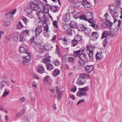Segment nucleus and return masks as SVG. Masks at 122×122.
<instances>
[{
    "label": "nucleus",
    "mask_w": 122,
    "mask_h": 122,
    "mask_svg": "<svg viewBox=\"0 0 122 122\" xmlns=\"http://www.w3.org/2000/svg\"><path fill=\"white\" fill-rule=\"evenodd\" d=\"M31 5L36 11L39 10L48 9L50 8L51 7L49 5L47 4L44 5L43 3L39 0H34L33 2L31 3Z\"/></svg>",
    "instance_id": "f257e3e1"
},
{
    "label": "nucleus",
    "mask_w": 122,
    "mask_h": 122,
    "mask_svg": "<svg viewBox=\"0 0 122 122\" xmlns=\"http://www.w3.org/2000/svg\"><path fill=\"white\" fill-rule=\"evenodd\" d=\"M33 2V1L31 2L30 4V7H26L25 9V11L26 14V15L28 17L32 19L34 18V14H33V10H36L32 8L31 6V3Z\"/></svg>",
    "instance_id": "f03ea898"
},
{
    "label": "nucleus",
    "mask_w": 122,
    "mask_h": 122,
    "mask_svg": "<svg viewBox=\"0 0 122 122\" xmlns=\"http://www.w3.org/2000/svg\"><path fill=\"white\" fill-rule=\"evenodd\" d=\"M116 31L115 32L114 30L112 31H104L102 33L101 38L103 39L104 38L107 37L108 36L110 37H113L116 36Z\"/></svg>",
    "instance_id": "7ed1b4c3"
},
{
    "label": "nucleus",
    "mask_w": 122,
    "mask_h": 122,
    "mask_svg": "<svg viewBox=\"0 0 122 122\" xmlns=\"http://www.w3.org/2000/svg\"><path fill=\"white\" fill-rule=\"evenodd\" d=\"M16 9H14L12 11H9L8 12L6 13V18L7 19H9L10 20H12L13 16V15L16 12Z\"/></svg>",
    "instance_id": "20e7f679"
},
{
    "label": "nucleus",
    "mask_w": 122,
    "mask_h": 122,
    "mask_svg": "<svg viewBox=\"0 0 122 122\" xmlns=\"http://www.w3.org/2000/svg\"><path fill=\"white\" fill-rule=\"evenodd\" d=\"M79 76L80 77L77 79L76 83L79 85L83 84L84 83V74H80Z\"/></svg>",
    "instance_id": "39448f33"
},
{
    "label": "nucleus",
    "mask_w": 122,
    "mask_h": 122,
    "mask_svg": "<svg viewBox=\"0 0 122 122\" xmlns=\"http://www.w3.org/2000/svg\"><path fill=\"white\" fill-rule=\"evenodd\" d=\"M93 18L92 17L88 20V22L92 24L91 26L95 30H98V27L97 25H95V23L94 20H92Z\"/></svg>",
    "instance_id": "423d86ee"
},
{
    "label": "nucleus",
    "mask_w": 122,
    "mask_h": 122,
    "mask_svg": "<svg viewBox=\"0 0 122 122\" xmlns=\"http://www.w3.org/2000/svg\"><path fill=\"white\" fill-rule=\"evenodd\" d=\"M37 15L39 16L38 19L39 20V22L41 21V20H42L45 15L44 14L42 11H38L36 13Z\"/></svg>",
    "instance_id": "0eeeda50"
},
{
    "label": "nucleus",
    "mask_w": 122,
    "mask_h": 122,
    "mask_svg": "<svg viewBox=\"0 0 122 122\" xmlns=\"http://www.w3.org/2000/svg\"><path fill=\"white\" fill-rule=\"evenodd\" d=\"M79 57L80 59L79 61V62L81 64L82 67L84 66V61L83 58L84 57V53H81L79 56Z\"/></svg>",
    "instance_id": "6e6552de"
},
{
    "label": "nucleus",
    "mask_w": 122,
    "mask_h": 122,
    "mask_svg": "<svg viewBox=\"0 0 122 122\" xmlns=\"http://www.w3.org/2000/svg\"><path fill=\"white\" fill-rule=\"evenodd\" d=\"M79 91L77 93V96L79 97H81L84 95V87L79 88Z\"/></svg>",
    "instance_id": "1a4fd4ad"
},
{
    "label": "nucleus",
    "mask_w": 122,
    "mask_h": 122,
    "mask_svg": "<svg viewBox=\"0 0 122 122\" xmlns=\"http://www.w3.org/2000/svg\"><path fill=\"white\" fill-rule=\"evenodd\" d=\"M42 31V27L41 26H39L36 27L35 30V33L36 36L39 35Z\"/></svg>",
    "instance_id": "9d476101"
},
{
    "label": "nucleus",
    "mask_w": 122,
    "mask_h": 122,
    "mask_svg": "<svg viewBox=\"0 0 122 122\" xmlns=\"http://www.w3.org/2000/svg\"><path fill=\"white\" fill-rule=\"evenodd\" d=\"M95 57L96 59H101L103 57L102 52H97L96 55Z\"/></svg>",
    "instance_id": "9b49d317"
},
{
    "label": "nucleus",
    "mask_w": 122,
    "mask_h": 122,
    "mask_svg": "<svg viewBox=\"0 0 122 122\" xmlns=\"http://www.w3.org/2000/svg\"><path fill=\"white\" fill-rule=\"evenodd\" d=\"M60 70L58 69H56L52 72V74L55 77H56L60 73Z\"/></svg>",
    "instance_id": "f8f14e48"
},
{
    "label": "nucleus",
    "mask_w": 122,
    "mask_h": 122,
    "mask_svg": "<svg viewBox=\"0 0 122 122\" xmlns=\"http://www.w3.org/2000/svg\"><path fill=\"white\" fill-rule=\"evenodd\" d=\"M89 51L88 55L89 59L92 60L94 59V56L93 55L94 51L92 50H90Z\"/></svg>",
    "instance_id": "ddd939ff"
},
{
    "label": "nucleus",
    "mask_w": 122,
    "mask_h": 122,
    "mask_svg": "<svg viewBox=\"0 0 122 122\" xmlns=\"http://www.w3.org/2000/svg\"><path fill=\"white\" fill-rule=\"evenodd\" d=\"M45 82H47V84H49L51 82V79L49 76H46L44 79Z\"/></svg>",
    "instance_id": "4468645a"
},
{
    "label": "nucleus",
    "mask_w": 122,
    "mask_h": 122,
    "mask_svg": "<svg viewBox=\"0 0 122 122\" xmlns=\"http://www.w3.org/2000/svg\"><path fill=\"white\" fill-rule=\"evenodd\" d=\"M87 71L89 73H91L94 69L93 66H87L85 67Z\"/></svg>",
    "instance_id": "2eb2a0df"
},
{
    "label": "nucleus",
    "mask_w": 122,
    "mask_h": 122,
    "mask_svg": "<svg viewBox=\"0 0 122 122\" xmlns=\"http://www.w3.org/2000/svg\"><path fill=\"white\" fill-rule=\"evenodd\" d=\"M25 112V110L24 109L19 112L17 113L15 115V117L19 118L23 115Z\"/></svg>",
    "instance_id": "dca6fc26"
},
{
    "label": "nucleus",
    "mask_w": 122,
    "mask_h": 122,
    "mask_svg": "<svg viewBox=\"0 0 122 122\" xmlns=\"http://www.w3.org/2000/svg\"><path fill=\"white\" fill-rule=\"evenodd\" d=\"M37 71L40 74H43L45 72V70L43 66H42L39 67Z\"/></svg>",
    "instance_id": "f3484780"
},
{
    "label": "nucleus",
    "mask_w": 122,
    "mask_h": 122,
    "mask_svg": "<svg viewBox=\"0 0 122 122\" xmlns=\"http://www.w3.org/2000/svg\"><path fill=\"white\" fill-rule=\"evenodd\" d=\"M69 26L71 28H76L77 26V24L75 22L72 21L70 23Z\"/></svg>",
    "instance_id": "a211bd4d"
},
{
    "label": "nucleus",
    "mask_w": 122,
    "mask_h": 122,
    "mask_svg": "<svg viewBox=\"0 0 122 122\" xmlns=\"http://www.w3.org/2000/svg\"><path fill=\"white\" fill-rule=\"evenodd\" d=\"M93 37V39H97L98 37V35L97 34V31L95 32H92V34L91 36V37Z\"/></svg>",
    "instance_id": "6ab92c4d"
},
{
    "label": "nucleus",
    "mask_w": 122,
    "mask_h": 122,
    "mask_svg": "<svg viewBox=\"0 0 122 122\" xmlns=\"http://www.w3.org/2000/svg\"><path fill=\"white\" fill-rule=\"evenodd\" d=\"M10 90L7 88H5L4 90V92L2 94V97H5L7 96L9 94Z\"/></svg>",
    "instance_id": "aec40b11"
},
{
    "label": "nucleus",
    "mask_w": 122,
    "mask_h": 122,
    "mask_svg": "<svg viewBox=\"0 0 122 122\" xmlns=\"http://www.w3.org/2000/svg\"><path fill=\"white\" fill-rule=\"evenodd\" d=\"M113 14V15H112V14L111 15H112L114 19V21L113 23H115L117 20L116 18L118 17V13L117 12H115Z\"/></svg>",
    "instance_id": "412c9836"
},
{
    "label": "nucleus",
    "mask_w": 122,
    "mask_h": 122,
    "mask_svg": "<svg viewBox=\"0 0 122 122\" xmlns=\"http://www.w3.org/2000/svg\"><path fill=\"white\" fill-rule=\"evenodd\" d=\"M19 50V52L20 53H25L26 54V53H27V50L22 47H20Z\"/></svg>",
    "instance_id": "4be33fe9"
},
{
    "label": "nucleus",
    "mask_w": 122,
    "mask_h": 122,
    "mask_svg": "<svg viewBox=\"0 0 122 122\" xmlns=\"http://www.w3.org/2000/svg\"><path fill=\"white\" fill-rule=\"evenodd\" d=\"M58 7L56 6H52L50 7L51 10L54 12H56L58 11L59 9L58 8Z\"/></svg>",
    "instance_id": "5701e85b"
},
{
    "label": "nucleus",
    "mask_w": 122,
    "mask_h": 122,
    "mask_svg": "<svg viewBox=\"0 0 122 122\" xmlns=\"http://www.w3.org/2000/svg\"><path fill=\"white\" fill-rule=\"evenodd\" d=\"M106 23L107 24V27H108V29L110 30L111 29L112 26V23L109 20H107L106 21Z\"/></svg>",
    "instance_id": "b1692460"
},
{
    "label": "nucleus",
    "mask_w": 122,
    "mask_h": 122,
    "mask_svg": "<svg viewBox=\"0 0 122 122\" xmlns=\"http://www.w3.org/2000/svg\"><path fill=\"white\" fill-rule=\"evenodd\" d=\"M47 69V70L51 71L54 68L53 65L51 64H48L46 65Z\"/></svg>",
    "instance_id": "393cba45"
},
{
    "label": "nucleus",
    "mask_w": 122,
    "mask_h": 122,
    "mask_svg": "<svg viewBox=\"0 0 122 122\" xmlns=\"http://www.w3.org/2000/svg\"><path fill=\"white\" fill-rule=\"evenodd\" d=\"M22 20L26 25H28L31 22L30 20H29L26 19V17H23Z\"/></svg>",
    "instance_id": "a878e982"
},
{
    "label": "nucleus",
    "mask_w": 122,
    "mask_h": 122,
    "mask_svg": "<svg viewBox=\"0 0 122 122\" xmlns=\"http://www.w3.org/2000/svg\"><path fill=\"white\" fill-rule=\"evenodd\" d=\"M91 6V4L88 2L87 0H84V7L90 8Z\"/></svg>",
    "instance_id": "bb28decb"
},
{
    "label": "nucleus",
    "mask_w": 122,
    "mask_h": 122,
    "mask_svg": "<svg viewBox=\"0 0 122 122\" xmlns=\"http://www.w3.org/2000/svg\"><path fill=\"white\" fill-rule=\"evenodd\" d=\"M13 40L15 42H17L18 40V35L17 33H15V36L13 38Z\"/></svg>",
    "instance_id": "cd10ccee"
},
{
    "label": "nucleus",
    "mask_w": 122,
    "mask_h": 122,
    "mask_svg": "<svg viewBox=\"0 0 122 122\" xmlns=\"http://www.w3.org/2000/svg\"><path fill=\"white\" fill-rule=\"evenodd\" d=\"M44 47L45 50L47 51L51 50L53 47L48 44L45 45Z\"/></svg>",
    "instance_id": "c85d7f7f"
},
{
    "label": "nucleus",
    "mask_w": 122,
    "mask_h": 122,
    "mask_svg": "<svg viewBox=\"0 0 122 122\" xmlns=\"http://www.w3.org/2000/svg\"><path fill=\"white\" fill-rule=\"evenodd\" d=\"M74 39L77 41H79L82 40V38L81 36L76 35L75 36Z\"/></svg>",
    "instance_id": "c756f323"
},
{
    "label": "nucleus",
    "mask_w": 122,
    "mask_h": 122,
    "mask_svg": "<svg viewBox=\"0 0 122 122\" xmlns=\"http://www.w3.org/2000/svg\"><path fill=\"white\" fill-rule=\"evenodd\" d=\"M91 30L89 28H86L84 27V33L87 34V36H90V34L91 32Z\"/></svg>",
    "instance_id": "7c9ffc66"
},
{
    "label": "nucleus",
    "mask_w": 122,
    "mask_h": 122,
    "mask_svg": "<svg viewBox=\"0 0 122 122\" xmlns=\"http://www.w3.org/2000/svg\"><path fill=\"white\" fill-rule=\"evenodd\" d=\"M25 60H23L22 61L23 64L25 65H28L30 63V61L28 59H25Z\"/></svg>",
    "instance_id": "2f4dec72"
},
{
    "label": "nucleus",
    "mask_w": 122,
    "mask_h": 122,
    "mask_svg": "<svg viewBox=\"0 0 122 122\" xmlns=\"http://www.w3.org/2000/svg\"><path fill=\"white\" fill-rule=\"evenodd\" d=\"M19 41L20 42L24 41L25 40V37L21 34L19 35Z\"/></svg>",
    "instance_id": "473e14b6"
},
{
    "label": "nucleus",
    "mask_w": 122,
    "mask_h": 122,
    "mask_svg": "<svg viewBox=\"0 0 122 122\" xmlns=\"http://www.w3.org/2000/svg\"><path fill=\"white\" fill-rule=\"evenodd\" d=\"M56 92L57 94V95H62L63 92L60 91L59 86H56Z\"/></svg>",
    "instance_id": "72a5a7b5"
},
{
    "label": "nucleus",
    "mask_w": 122,
    "mask_h": 122,
    "mask_svg": "<svg viewBox=\"0 0 122 122\" xmlns=\"http://www.w3.org/2000/svg\"><path fill=\"white\" fill-rule=\"evenodd\" d=\"M81 50H79L75 51L73 54V56L75 57H76L80 53Z\"/></svg>",
    "instance_id": "f704fd0d"
},
{
    "label": "nucleus",
    "mask_w": 122,
    "mask_h": 122,
    "mask_svg": "<svg viewBox=\"0 0 122 122\" xmlns=\"http://www.w3.org/2000/svg\"><path fill=\"white\" fill-rule=\"evenodd\" d=\"M51 60L50 59L48 58L45 59L43 60L42 61L44 63H46L48 64H50Z\"/></svg>",
    "instance_id": "c9c22d12"
},
{
    "label": "nucleus",
    "mask_w": 122,
    "mask_h": 122,
    "mask_svg": "<svg viewBox=\"0 0 122 122\" xmlns=\"http://www.w3.org/2000/svg\"><path fill=\"white\" fill-rule=\"evenodd\" d=\"M25 54H26L27 55L26 56H23V58L24 59H28V60H29L31 59L30 57V53L29 52H27Z\"/></svg>",
    "instance_id": "e433bc0d"
},
{
    "label": "nucleus",
    "mask_w": 122,
    "mask_h": 122,
    "mask_svg": "<svg viewBox=\"0 0 122 122\" xmlns=\"http://www.w3.org/2000/svg\"><path fill=\"white\" fill-rule=\"evenodd\" d=\"M113 8V5H110L109 6V11H110V13L111 15L113 14V13L112 12L114 11H113L112 9Z\"/></svg>",
    "instance_id": "4c0bfd02"
},
{
    "label": "nucleus",
    "mask_w": 122,
    "mask_h": 122,
    "mask_svg": "<svg viewBox=\"0 0 122 122\" xmlns=\"http://www.w3.org/2000/svg\"><path fill=\"white\" fill-rule=\"evenodd\" d=\"M10 24V22L8 21H5L3 22V25L5 27H7Z\"/></svg>",
    "instance_id": "58836bf2"
},
{
    "label": "nucleus",
    "mask_w": 122,
    "mask_h": 122,
    "mask_svg": "<svg viewBox=\"0 0 122 122\" xmlns=\"http://www.w3.org/2000/svg\"><path fill=\"white\" fill-rule=\"evenodd\" d=\"M23 27V26L21 22L20 21H19L17 25V28L18 29H20Z\"/></svg>",
    "instance_id": "ea45409f"
},
{
    "label": "nucleus",
    "mask_w": 122,
    "mask_h": 122,
    "mask_svg": "<svg viewBox=\"0 0 122 122\" xmlns=\"http://www.w3.org/2000/svg\"><path fill=\"white\" fill-rule=\"evenodd\" d=\"M45 49L43 46H41L39 49V52L41 54H42L45 51Z\"/></svg>",
    "instance_id": "a19ab883"
},
{
    "label": "nucleus",
    "mask_w": 122,
    "mask_h": 122,
    "mask_svg": "<svg viewBox=\"0 0 122 122\" xmlns=\"http://www.w3.org/2000/svg\"><path fill=\"white\" fill-rule=\"evenodd\" d=\"M78 30L80 31L84 30V25L81 24L78 27Z\"/></svg>",
    "instance_id": "79ce46f5"
},
{
    "label": "nucleus",
    "mask_w": 122,
    "mask_h": 122,
    "mask_svg": "<svg viewBox=\"0 0 122 122\" xmlns=\"http://www.w3.org/2000/svg\"><path fill=\"white\" fill-rule=\"evenodd\" d=\"M78 41L74 39L71 41V44L73 46H76L77 44Z\"/></svg>",
    "instance_id": "37998d69"
},
{
    "label": "nucleus",
    "mask_w": 122,
    "mask_h": 122,
    "mask_svg": "<svg viewBox=\"0 0 122 122\" xmlns=\"http://www.w3.org/2000/svg\"><path fill=\"white\" fill-rule=\"evenodd\" d=\"M107 42L108 41L107 39L105 38L103 41L102 43V44L104 47H105L107 46Z\"/></svg>",
    "instance_id": "c03bdc74"
},
{
    "label": "nucleus",
    "mask_w": 122,
    "mask_h": 122,
    "mask_svg": "<svg viewBox=\"0 0 122 122\" xmlns=\"http://www.w3.org/2000/svg\"><path fill=\"white\" fill-rule=\"evenodd\" d=\"M87 49L89 50H93L95 48L93 46L87 45L86 47Z\"/></svg>",
    "instance_id": "a18cd8bd"
},
{
    "label": "nucleus",
    "mask_w": 122,
    "mask_h": 122,
    "mask_svg": "<svg viewBox=\"0 0 122 122\" xmlns=\"http://www.w3.org/2000/svg\"><path fill=\"white\" fill-rule=\"evenodd\" d=\"M29 30H28L26 29L22 32L21 33V34L22 35L24 34H25V33H26L27 35H29Z\"/></svg>",
    "instance_id": "49530a36"
},
{
    "label": "nucleus",
    "mask_w": 122,
    "mask_h": 122,
    "mask_svg": "<svg viewBox=\"0 0 122 122\" xmlns=\"http://www.w3.org/2000/svg\"><path fill=\"white\" fill-rule=\"evenodd\" d=\"M74 18L76 19H77V18H79L80 20H84V15H80L79 17L77 16L76 17V16H74Z\"/></svg>",
    "instance_id": "de8ad7c7"
},
{
    "label": "nucleus",
    "mask_w": 122,
    "mask_h": 122,
    "mask_svg": "<svg viewBox=\"0 0 122 122\" xmlns=\"http://www.w3.org/2000/svg\"><path fill=\"white\" fill-rule=\"evenodd\" d=\"M54 64L55 66H58L60 64V63L58 60L56 59L54 61Z\"/></svg>",
    "instance_id": "09e8293b"
},
{
    "label": "nucleus",
    "mask_w": 122,
    "mask_h": 122,
    "mask_svg": "<svg viewBox=\"0 0 122 122\" xmlns=\"http://www.w3.org/2000/svg\"><path fill=\"white\" fill-rule=\"evenodd\" d=\"M23 122H29L30 121L27 117H24L22 119Z\"/></svg>",
    "instance_id": "8fccbe9b"
},
{
    "label": "nucleus",
    "mask_w": 122,
    "mask_h": 122,
    "mask_svg": "<svg viewBox=\"0 0 122 122\" xmlns=\"http://www.w3.org/2000/svg\"><path fill=\"white\" fill-rule=\"evenodd\" d=\"M74 59L71 57H68L67 58V61L68 62H73Z\"/></svg>",
    "instance_id": "3c124183"
},
{
    "label": "nucleus",
    "mask_w": 122,
    "mask_h": 122,
    "mask_svg": "<svg viewBox=\"0 0 122 122\" xmlns=\"http://www.w3.org/2000/svg\"><path fill=\"white\" fill-rule=\"evenodd\" d=\"M44 30L43 31H49V26L48 25H46L44 27Z\"/></svg>",
    "instance_id": "603ef678"
},
{
    "label": "nucleus",
    "mask_w": 122,
    "mask_h": 122,
    "mask_svg": "<svg viewBox=\"0 0 122 122\" xmlns=\"http://www.w3.org/2000/svg\"><path fill=\"white\" fill-rule=\"evenodd\" d=\"M107 24L106 23H103L102 25V26L104 29L107 28Z\"/></svg>",
    "instance_id": "864d4df0"
},
{
    "label": "nucleus",
    "mask_w": 122,
    "mask_h": 122,
    "mask_svg": "<svg viewBox=\"0 0 122 122\" xmlns=\"http://www.w3.org/2000/svg\"><path fill=\"white\" fill-rule=\"evenodd\" d=\"M68 1L71 5H73L75 4V0H68Z\"/></svg>",
    "instance_id": "5fc2aeb1"
},
{
    "label": "nucleus",
    "mask_w": 122,
    "mask_h": 122,
    "mask_svg": "<svg viewBox=\"0 0 122 122\" xmlns=\"http://www.w3.org/2000/svg\"><path fill=\"white\" fill-rule=\"evenodd\" d=\"M88 61V59L87 56L84 53V62H87Z\"/></svg>",
    "instance_id": "6e6d98bb"
},
{
    "label": "nucleus",
    "mask_w": 122,
    "mask_h": 122,
    "mask_svg": "<svg viewBox=\"0 0 122 122\" xmlns=\"http://www.w3.org/2000/svg\"><path fill=\"white\" fill-rule=\"evenodd\" d=\"M53 24L55 27L56 28H58V26L57 24V21H54L53 22Z\"/></svg>",
    "instance_id": "4d7b16f0"
},
{
    "label": "nucleus",
    "mask_w": 122,
    "mask_h": 122,
    "mask_svg": "<svg viewBox=\"0 0 122 122\" xmlns=\"http://www.w3.org/2000/svg\"><path fill=\"white\" fill-rule=\"evenodd\" d=\"M72 29H68L67 30V32L68 34H70L71 35H72Z\"/></svg>",
    "instance_id": "13d9d810"
},
{
    "label": "nucleus",
    "mask_w": 122,
    "mask_h": 122,
    "mask_svg": "<svg viewBox=\"0 0 122 122\" xmlns=\"http://www.w3.org/2000/svg\"><path fill=\"white\" fill-rule=\"evenodd\" d=\"M76 90L77 89L76 86H75V88H73L71 89V91L72 92H75Z\"/></svg>",
    "instance_id": "bf43d9fd"
},
{
    "label": "nucleus",
    "mask_w": 122,
    "mask_h": 122,
    "mask_svg": "<svg viewBox=\"0 0 122 122\" xmlns=\"http://www.w3.org/2000/svg\"><path fill=\"white\" fill-rule=\"evenodd\" d=\"M62 40L64 41V43L66 45H67V39H66V37H65L64 38H63Z\"/></svg>",
    "instance_id": "052dcab7"
},
{
    "label": "nucleus",
    "mask_w": 122,
    "mask_h": 122,
    "mask_svg": "<svg viewBox=\"0 0 122 122\" xmlns=\"http://www.w3.org/2000/svg\"><path fill=\"white\" fill-rule=\"evenodd\" d=\"M34 37H32L30 40L29 41V42H30V43L31 44L33 43L34 41Z\"/></svg>",
    "instance_id": "680f3d73"
},
{
    "label": "nucleus",
    "mask_w": 122,
    "mask_h": 122,
    "mask_svg": "<svg viewBox=\"0 0 122 122\" xmlns=\"http://www.w3.org/2000/svg\"><path fill=\"white\" fill-rule=\"evenodd\" d=\"M4 86L3 84L1 82H0V91H2V88Z\"/></svg>",
    "instance_id": "e2e57ef3"
},
{
    "label": "nucleus",
    "mask_w": 122,
    "mask_h": 122,
    "mask_svg": "<svg viewBox=\"0 0 122 122\" xmlns=\"http://www.w3.org/2000/svg\"><path fill=\"white\" fill-rule=\"evenodd\" d=\"M70 97L73 100H74L76 98L72 94H70Z\"/></svg>",
    "instance_id": "0e129e2a"
},
{
    "label": "nucleus",
    "mask_w": 122,
    "mask_h": 122,
    "mask_svg": "<svg viewBox=\"0 0 122 122\" xmlns=\"http://www.w3.org/2000/svg\"><path fill=\"white\" fill-rule=\"evenodd\" d=\"M90 77L89 75V74H84V78H86L88 79Z\"/></svg>",
    "instance_id": "69168bd1"
},
{
    "label": "nucleus",
    "mask_w": 122,
    "mask_h": 122,
    "mask_svg": "<svg viewBox=\"0 0 122 122\" xmlns=\"http://www.w3.org/2000/svg\"><path fill=\"white\" fill-rule=\"evenodd\" d=\"M84 102V99L80 100L77 103V105H78L79 104H80L81 102Z\"/></svg>",
    "instance_id": "338daca9"
},
{
    "label": "nucleus",
    "mask_w": 122,
    "mask_h": 122,
    "mask_svg": "<svg viewBox=\"0 0 122 122\" xmlns=\"http://www.w3.org/2000/svg\"><path fill=\"white\" fill-rule=\"evenodd\" d=\"M20 100L21 101V102H24L26 100V99L24 97H21Z\"/></svg>",
    "instance_id": "774afa93"
}]
</instances>
